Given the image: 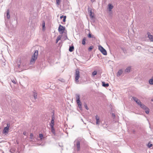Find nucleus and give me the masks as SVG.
Returning a JSON list of instances; mask_svg holds the SVG:
<instances>
[{"label":"nucleus","instance_id":"obj_1","mask_svg":"<svg viewBox=\"0 0 153 153\" xmlns=\"http://www.w3.org/2000/svg\"><path fill=\"white\" fill-rule=\"evenodd\" d=\"M38 55V52L37 50H36L31 57L30 63L31 64L35 63L37 59Z\"/></svg>","mask_w":153,"mask_h":153},{"label":"nucleus","instance_id":"obj_2","mask_svg":"<svg viewBox=\"0 0 153 153\" xmlns=\"http://www.w3.org/2000/svg\"><path fill=\"white\" fill-rule=\"evenodd\" d=\"M98 49L104 55L107 54L106 51L101 46H98Z\"/></svg>","mask_w":153,"mask_h":153},{"label":"nucleus","instance_id":"obj_3","mask_svg":"<svg viewBox=\"0 0 153 153\" xmlns=\"http://www.w3.org/2000/svg\"><path fill=\"white\" fill-rule=\"evenodd\" d=\"M76 102L79 106V107L80 108L82 107V105L81 102L80 100V96L78 94L76 95Z\"/></svg>","mask_w":153,"mask_h":153},{"label":"nucleus","instance_id":"obj_4","mask_svg":"<svg viewBox=\"0 0 153 153\" xmlns=\"http://www.w3.org/2000/svg\"><path fill=\"white\" fill-rule=\"evenodd\" d=\"M65 29V27L60 25L58 29V30L60 33L62 34L64 32Z\"/></svg>","mask_w":153,"mask_h":153},{"label":"nucleus","instance_id":"obj_5","mask_svg":"<svg viewBox=\"0 0 153 153\" xmlns=\"http://www.w3.org/2000/svg\"><path fill=\"white\" fill-rule=\"evenodd\" d=\"M80 77L79 72L78 70H76L75 74V80L76 82H78V79Z\"/></svg>","mask_w":153,"mask_h":153},{"label":"nucleus","instance_id":"obj_6","mask_svg":"<svg viewBox=\"0 0 153 153\" xmlns=\"http://www.w3.org/2000/svg\"><path fill=\"white\" fill-rule=\"evenodd\" d=\"M138 105H140L141 107L144 109H145L146 108V107L144 105L142 104L141 103L139 100H138L137 102H136Z\"/></svg>","mask_w":153,"mask_h":153},{"label":"nucleus","instance_id":"obj_7","mask_svg":"<svg viewBox=\"0 0 153 153\" xmlns=\"http://www.w3.org/2000/svg\"><path fill=\"white\" fill-rule=\"evenodd\" d=\"M10 125L9 124H7V126L5 127L3 130V133L4 134L7 133L9 130Z\"/></svg>","mask_w":153,"mask_h":153},{"label":"nucleus","instance_id":"obj_8","mask_svg":"<svg viewBox=\"0 0 153 153\" xmlns=\"http://www.w3.org/2000/svg\"><path fill=\"white\" fill-rule=\"evenodd\" d=\"M148 37L151 42H153V36L149 32L147 33Z\"/></svg>","mask_w":153,"mask_h":153},{"label":"nucleus","instance_id":"obj_9","mask_svg":"<svg viewBox=\"0 0 153 153\" xmlns=\"http://www.w3.org/2000/svg\"><path fill=\"white\" fill-rule=\"evenodd\" d=\"M55 118L54 116H52V120L51 121V123H50V125L51 127H54V120Z\"/></svg>","mask_w":153,"mask_h":153},{"label":"nucleus","instance_id":"obj_10","mask_svg":"<svg viewBox=\"0 0 153 153\" xmlns=\"http://www.w3.org/2000/svg\"><path fill=\"white\" fill-rule=\"evenodd\" d=\"M76 146L77 149L78 151H79L80 148V142L79 140H77L76 142Z\"/></svg>","mask_w":153,"mask_h":153},{"label":"nucleus","instance_id":"obj_11","mask_svg":"<svg viewBox=\"0 0 153 153\" xmlns=\"http://www.w3.org/2000/svg\"><path fill=\"white\" fill-rule=\"evenodd\" d=\"M6 17L8 19H9L10 18V10L7 9L6 11Z\"/></svg>","mask_w":153,"mask_h":153},{"label":"nucleus","instance_id":"obj_12","mask_svg":"<svg viewBox=\"0 0 153 153\" xmlns=\"http://www.w3.org/2000/svg\"><path fill=\"white\" fill-rule=\"evenodd\" d=\"M96 119V124L97 125H99L100 124V117L98 115L95 116Z\"/></svg>","mask_w":153,"mask_h":153},{"label":"nucleus","instance_id":"obj_13","mask_svg":"<svg viewBox=\"0 0 153 153\" xmlns=\"http://www.w3.org/2000/svg\"><path fill=\"white\" fill-rule=\"evenodd\" d=\"M108 9L110 11H111V10L113 8V6L111 4H109L108 5Z\"/></svg>","mask_w":153,"mask_h":153},{"label":"nucleus","instance_id":"obj_14","mask_svg":"<svg viewBox=\"0 0 153 153\" xmlns=\"http://www.w3.org/2000/svg\"><path fill=\"white\" fill-rule=\"evenodd\" d=\"M149 82L150 84L153 85V76L152 78L149 80Z\"/></svg>","mask_w":153,"mask_h":153},{"label":"nucleus","instance_id":"obj_15","mask_svg":"<svg viewBox=\"0 0 153 153\" xmlns=\"http://www.w3.org/2000/svg\"><path fill=\"white\" fill-rule=\"evenodd\" d=\"M123 72V71L122 70H119L117 73V76H120L122 74Z\"/></svg>","mask_w":153,"mask_h":153},{"label":"nucleus","instance_id":"obj_16","mask_svg":"<svg viewBox=\"0 0 153 153\" xmlns=\"http://www.w3.org/2000/svg\"><path fill=\"white\" fill-rule=\"evenodd\" d=\"M131 67H128L125 70V72H130L131 70Z\"/></svg>","mask_w":153,"mask_h":153},{"label":"nucleus","instance_id":"obj_17","mask_svg":"<svg viewBox=\"0 0 153 153\" xmlns=\"http://www.w3.org/2000/svg\"><path fill=\"white\" fill-rule=\"evenodd\" d=\"M33 95L35 99H36L37 97V93L35 91L33 92Z\"/></svg>","mask_w":153,"mask_h":153},{"label":"nucleus","instance_id":"obj_18","mask_svg":"<svg viewBox=\"0 0 153 153\" xmlns=\"http://www.w3.org/2000/svg\"><path fill=\"white\" fill-rule=\"evenodd\" d=\"M86 40V38L85 37H84L83 38L82 40V45H84L85 44V41Z\"/></svg>","mask_w":153,"mask_h":153},{"label":"nucleus","instance_id":"obj_19","mask_svg":"<svg viewBox=\"0 0 153 153\" xmlns=\"http://www.w3.org/2000/svg\"><path fill=\"white\" fill-rule=\"evenodd\" d=\"M74 46H72L70 47L69 50L70 52H72L74 51Z\"/></svg>","mask_w":153,"mask_h":153},{"label":"nucleus","instance_id":"obj_20","mask_svg":"<svg viewBox=\"0 0 153 153\" xmlns=\"http://www.w3.org/2000/svg\"><path fill=\"white\" fill-rule=\"evenodd\" d=\"M102 86L104 87H108L109 86V84L108 83L105 84V82H102Z\"/></svg>","mask_w":153,"mask_h":153},{"label":"nucleus","instance_id":"obj_21","mask_svg":"<svg viewBox=\"0 0 153 153\" xmlns=\"http://www.w3.org/2000/svg\"><path fill=\"white\" fill-rule=\"evenodd\" d=\"M39 137L40 138V140H42L44 138L43 134H39Z\"/></svg>","mask_w":153,"mask_h":153},{"label":"nucleus","instance_id":"obj_22","mask_svg":"<svg viewBox=\"0 0 153 153\" xmlns=\"http://www.w3.org/2000/svg\"><path fill=\"white\" fill-rule=\"evenodd\" d=\"M90 16L91 18H93L94 17L93 13H92V11H91V10L90 12Z\"/></svg>","mask_w":153,"mask_h":153},{"label":"nucleus","instance_id":"obj_23","mask_svg":"<svg viewBox=\"0 0 153 153\" xmlns=\"http://www.w3.org/2000/svg\"><path fill=\"white\" fill-rule=\"evenodd\" d=\"M88 37L89 38H94V36L93 35V36H92L91 35V34L90 33H89L88 35Z\"/></svg>","mask_w":153,"mask_h":153},{"label":"nucleus","instance_id":"obj_24","mask_svg":"<svg viewBox=\"0 0 153 153\" xmlns=\"http://www.w3.org/2000/svg\"><path fill=\"white\" fill-rule=\"evenodd\" d=\"M61 37L60 36H58L56 39V43H57L58 42L60 39Z\"/></svg>","mask_w":153,"mask_h":153},{"label":"nucleus","instance_id":"obj_25","mask_svg":"<svg viewBox=\"0 0 153 153\" xmlns=\"http://www.w3.org/2000/svg\"><path fill=\"white\" fill-rule=\"evenodd\" d=\"M93 48V46H91L89 48H88V50L89 51H91Z\"/></svg>","mask_w":153,"mask_h":153},{"label":"nucleus","instance_id":"obj_26","mask_svg":"<svg viewBox=\"0 0 153 153\" xmlns=\"http://www.w3.org/2000/svg\"><path fill=\"white\" fill-rule=\"evenodd\" d=\"M45 23L44 21H43L42 22V26L43 27V29H44L45 28Z\"/></svg>","mask_w":153,"mask_h":153},{"label":"nucleus","instance_id":"obj_27","mask_svg":"<svg viewBox=\"0 0 153 153\" xmlns=\"http://www.w3.org/2000/svg\"><path fill=\"white\" fill-rule=\"evenodd\" d=\"M132 98L133 99V100L136 102H137V101L138 100V99L137 98L134 97H132Z\"/></svg>","mask_w":153,"mask_h":153},{"label":"nucleus","instance_id":"obj_28","mask_svg":"<svg viewBox=\"0 0 153 153\" xmlns=\"http://www.w3.org/2000/svg\"><path fill=\"white\" fill-rule=\"evenodd\" d=\"M97 74V72L96 71H94L92 73L93 76H94Z\"/></svg>","mask_w":153,"mask_h":153},{"label":"nucleus","instance_id":"obj_29","mask_svg":"<svg viewBox=\"0 0 153 153\" xmlns=\"http://www.w3.org/2000/svg\"><path fill=\"white\" fill-rule=\"evenodd\" d=\"M61 0H56V4L58 5H59L60 4V1Z\"/></svg>","mask_w":153,"mask_h":153},{"label":"nucleus","instance_id":"obj_30","mask_svg":"<svg viewBox=\"0 0 153 153\" xmlns=\"http://www.w3.org/2000/svg\"><path fill=\"white\" fill-rule=\"evenodd\" d=\"M30 138L31 139L33 138V134L32 133H31L30 134Z\"/></svg>","mask_w":153,"mask_h":153},{"label":"nucleus","instance_id":"obj_31","mask_svg":"<svg viewBox=\"0 0 153 153\" xmlns=\"http://www.w3.org/2000/svg\"><path fill=\"white\" fill-rule=\"evenodd\" d=\"M66 18V16H64L63 17V21L64 22H65Z\"/></svg>","mask_w":153,"mask_h":153},{"label":"nucleus","instance_id":"obj_32","mask_svg":"<svg viewBox=\"0 0 153 153\" xmlns=\"http://www.w3.org/2000/svg\"><path fill=\"white\" fill-rule=\"evenodd\" d=\"M51 129L52 132L53 133H54V127H53V128H52V127H51Z\"/></svg>","mask_w":153,"mask_h":153},{"label":"nucleus","instance_id":"obj_33","mask_svg":"<svg viewBox=\"0 0 153 153\" xmlns=\"http://www.w3.org/2000/svg\"><path fill=\"white\" fill-rule=\"evenodd\" d=\"M152 144H150V143H148V146L149 148H150L152 146Z\"/></svg>","mask_w":153,"mask_h":153},{"label":"nucleus","instance_id":"obj_34","mask_svg":"<svg viewBox=\"0 0 153 153\" xmlns=\"http://www.w3.org/2000/svg\"><path fill=\"white\" fill-rule=\"evenodd\" d=\"M12 81L14 84H16V81H15L14 80H12Z\"/></svg>","mask_w":153,"mask_h":153},{"label":"nucleus","instance_id":"obj_35","mask_svg":"<svg viewBox=\"0 0 153 153\" xmlns=\"http://www.w3.org/2000/svg\"><path fill=\"white\" fill-rule=\"evenodd\" d=\"M149 112V110L147 109L146 111V113L147 114H148Z\"/></svg>","mask_w":153,"mask_h":153},{"label":"nucleus","instance_id":"obj_36","mask_svg":"<svg viewBox=\"0 0 153 153\" xmlns=\"http://www.w3.org/2000/svg\"><path fill=\"white\" fill-rule=\"evenodd\" d=\"M85 108L87 109V110H88L89 108L87 106V105H85Z\"/></svg>","mask_w":153,"mask_h":153},{"label":"nucleus","instance_id":"obj_37","mask_svg":"<svg viewBox=\"0 0 153 153\" xmlns=\"http://www.w3.org/2000/svg\"><path fill=\"white\" fill-rule=\"evenodd\" d=\"M26 132L25 131H24L23 132V134L24 135H26Z\"/></svg>","mask_w":153,"mask_h":153},{"label":"nucleus","instance_id":"obj_38","mask_svg":"<svg viewBox=\"0 0 153 153\" xmlns=\"http://www.w3.org/2000/svg\"><path fill=\"white\" fill-rule=\"evenodd\" d=\"M64 16L63 15H62V16H60V19H62L63 18V17H64Z\"/></svg>","mask_w":153,"mask_h":153},{"label":"nucleus","instance_id":"obj_39","mask_svg":"<svg viewBox=\"0 0 153 153\" xmlns=\"http://www.w3.org/2000/svg\"><path fill=\"white\" fill-rule=\"evenodd\" d=\"M121 49H122L123 51H124V48H121Z\"/></svg>","mask_w":153,"mask_h":153},{"label":"nucleus","instance_id":"obj_40","mask_svg":"<svg viewBox=\"0 0 153 153\" xmlns=\"http://www.w3.org/2000/svg\"><path fill=\"white\" fill-rule=\"evenodd\" d=\"M91 0V2H94V0Z\"/></svg>","mask_w":153,"mask_h":153},{"label":"nucleus","instance_id":"obj_41","mask_svg":"<svg viewBox=\"0 0 153 153\" xmlns=\"http://www.w3.org/2000/svg\"><path fill=\"white\" fill-rule=\"evenodd\" d=\"M152 100V101H153V100Z\"/></svg>","mask_w":153,"mask_h":153}]
</instances>
